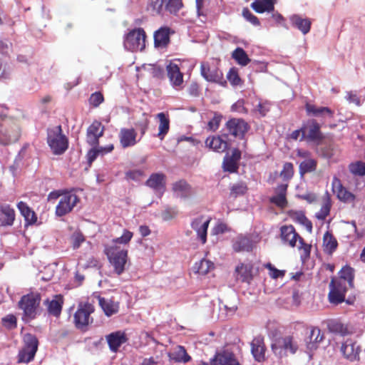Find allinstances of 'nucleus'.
<instances>
[{
  "label": "nucleus",
  "instance_id": "338daca9",
  "mask_svg": "<svg viewBox=\"0 0 365 365\" xmlns=\"http://www.w3.org/2000/svg\"><path fill=\"white\" fill-rule=\"evenodd\" d=\"M188 93L192 97H198L200 94V86L196 82H192L188 87Z\"/></svg>",
  "mask_w": 365,
  "mask_h": 365
},
{
  "label": "nucleus",
  "instance_id": "6e6d98bb",
  "mask_svg": "<svg viewBox=\"0 0 365 365\" xmlns=\"http://www.w3.org/2000/svg\"><path fill=\"white\" fill-rule=\"evenodd\" d=\"M227 78L232 86H239L242 84V80L238 74L236 68H231L227 74Z\"/></svg>",
  "mask_w": 365,
  "mask_h": 365
},
{
  "label": "nucleus",
  "instance_id": "a18cd8bd",
  "mask_svg": "<svg viewBox=\"0 0 365 365\" xmlns=\"http://www.w3.org/2000/svg\"><path fill=\"white\" fill-rule=\"evenodd\" d=\"M232 58L241 66H245L251 61L247 53L240 47L232 51Z\"/></svg>",
  "mask_w": 365,
  "mask_h": 365
},
{
  "label": "nucleus",
  "instance_id": "0e129e2a",
  "mask_svg": "<svg viewBox=\"0 0 365 365\" xmlns=\"http://www.w3.org/2000/svg\"><path fill=\"white\" fill-rule=\"evenodd\" d=\"M265 267L269 269V275L273 279L282 277L284 275V271L277 269V268L273 267L271 263L267 264Z\"/></svg>",
  "mask_w": 365,
  "mask_h": 365
},
{
  "label": "nucleus",
  "instance_id": "dca6fc26",
  "mask_svg": "<svg viewBox=\"0 0 365 365\" xmlns=\"http://www.w3.org/2000/svg\"><path fill=\"white\" fill-rule=\"evenodd\" d=\"M227 138V134L210 136L205 140V145L215 152L222 153L225 152L230 147Z\"/></svg>",
  "mask_w": 365,
  "mask_h": 365
},
{
  "label": "nucleus",
  "instance_id": "79ce46f5",
  "mask_svg": "<svg viewBox=\"0 0 365 365\" xmlns=\"http://www.w3.org/2000/svg\"><path fill=\"white\" fill-rule=\"evenodd\" d=\"M290 21L292 26L298 29L303 34L309 32L312 22L309 19H303L299 15H293L290 18Z\"/></svg>",
  "mask_w": 365,
  "mask_h": 365
},
{
  "label": "nucleus",
  "instance_id": "1a4fd4ad",
  "mask_svg": "<svg viewBox=\"0 0 365 365\" xmlns=\"http://www.w3.org/2000/svg\"><path fill=\"white\" fill-rule=\"evenodd\" d=\"M329 287V302L334 304H339L343 302L345 299L346 292L349 287L347 282L333 277L330 282Z\"/></svg>",
  "mask_w": 365,
  "mask_h": 365
},
{
  "label": "nucleus",
  "instance_id": "3c124183",
  "mask_svg": "<svg viewBox=\"0 0 365 365\" xmlns=\"http://www.w3.org/2000/svg\"><path fill=\"white\" fill-rule=\"evenodd\" d=\"M248 188L247 184L244 182H240L234 184L230 188V196L237 197L240 195H245Z\"/></svg>",
  "mask_w": 365,
  "mask_h": 365
},
{
  "label": "nucleus",
  "instance_id": "ea45409f",
  "mask_svg": "<svg viewBox=\"0 0 365 365\" xmlns=\"http://www.w3.org/2000/svg\"><path fill=\"white\" fill-rule=\"evenodd\" d=\"M327 327L330 332L341 336H346L352 333V329L348 324L338 320L330 321Z\"/></svg>",
  "mask_w": 365,
  "mask_h": 365
},
{
  "label": "nucleus",
  "instance_id": "f03ea898",
  "mask_svg": "<svg viewBox=\"0 0 365 365\" xmlns=\"http://www.w3.org/2000/svg\"><path fill=\"white\" fill-rule=\"evenodd\" d=\"M41 302L39 294L30 293L21 297L18 307L23 310L22 321L28 323L36 319Z\"/></svg>",
  "mask_w": 365,
  "mask_h": 365
},
{
  "label": "nucleus",
  "instance_id": "7ed1b4c3",
  "mask_svg": "<svg viewBox=\"0 0 365 365\" xmlns=\"http://www.w3.org/2000/svg\"><path fill=\"white\" fill-rule=\"evenodd\" d=\"M47 143L54 155H62L68 148V139L63 134L61 125L48 131Z\"/></svg>",
  "mask_w": 365,
  "mask_h": 365
},
{
  "label": "nucleus",
  "instance_id": "ddd939ff",
  "mask_svg": "<svg viewBox=\"0 0 365 365\" xmlns=\"http://www.w3.org/2000/svg\"><path fill=\"white\" fill-rule=\"evenodd\" d=\"M311 141L321 140L323 138L320 131V125L315 119L309 120L306 125L302 127V138Z\"/></svg>",
  "mask_w": 365,
  "mask_h": 365
},
{
  "label": "nucleus",
  "instance_id": "864d4df0",
  "mask_svg": "<svg viewBox=\"0 0 365 365\" xmlns=\"http://www.w3.org/2000/svg\"><path fill=\"white\" fill-rule=\"evenodd\" d=\"M1 324L9 330L14 329L17 327V318L13 314H7L1 319Z\"/></svg>",
  "mask_w": 365,
  "mask_h": 365
},
{
  "label": "nucleus",
  "instance_id": "e433bc0d",
  "mask_svg": "<svg viewBox=\"0 0 365 365\" xmlns=\"http://www.w3.org/2000/svg\"><path fill=\"white\" fill-rule=\"evenodd\" d=\"M276 0H255L250 5L251 8L258 14L273 12Z\"/></svg>",
  "mask_w": 365,
  "mask_h": 365
},
{
  "label": "nucleus",
  "instance_id": "f8f14e48",
  "mask_svg": "<svg viewBox=\"0 0 365 365\" xmlns=\"http://www.w3.org/2000/svg\"><path fill=\"white\" fill-rule=\"evenodd\" d=\"M105 132V126L99 120H95L86 130V142L92 147L99 145V139Z\"/></svg>",
  "mask_w": 365,
  "mask_h": 365
},
{
  "label": "nucleus",
  "instance_id": "9b49d317",
  "mask_svg": "<svg viewBox=\"0 0 365 365\" xmlns=\"http://www.w3.org/2000/svg\"><path fill=\"white\" fill-rule=\"evenodd\" d=\"M271 348L275 354H281L284 350L285 352L294 354L298 349V345L292 336H285L276 339L272 344Z\"/></svg>",
  "mask_w": 365,
  "mask_h": 365
},
{
  "label": "nucleus",
  "instance_id": "a211bd4d",
  "mask_svg": "<svg viewBox=\"0 0 365 365\" xmlns=\"http://www.w3.org/2000/svg\"><path fill=\"white\" fill-rule=\"evenodd\" d=\"M138 133L133 128H123L118 133L119 142L123 148L133 147L137 144Z\"/></svg>",
  "mask_w": 365,
  "mask_h": 365
},
{
  "label": "nucleus",
  "instance_id": "c85d7f7f",
  "mask_svg": "<svg viewBox=\"0 0 365 365\" xmlns=\"http://www.w3.org/2000/svg\"><path fill=\"white\" fill-rule=\"evenodd\" d=\"M241 158V151L235 148L231 155H226L223 160V168L225 171L235 173L238 170V161Z\"/></svg>",
  "mask_w": 365,
  "mask_h": 365
},
{
  "label": "nucleus",
  "instance_id": "0eeeda50",
  "mask_svg": "<svg viewBox=\"0 0 365 365\" xmlns=\"http://www.w3.org/2000/svg\"><path fill=\"white\" fill-rule=\"evenodd\" d=\"M0 121V143L8 145L17 141L20 137L19 127L9 120L1 118Z\"/></svg>",
  "mask_w": 365,
  "mask_h": 365
},
{
  "label": "nucleus",
  "instance_id": "4c0bfd02",
  "mask_svg": "<svg viewBox=\"0 0 365 365\" xmlns=\"http://www.w3.org/2000/svg\"><path fill=\"white\" fill-rule=\"evenodd\" d=\"M170 360L176 363H187L191 360V356L187 353L183 346L178 345L175 348L173 352L168 354Z\"/></svg>",
  "mask_w": 365,
  "mask_h": 365
},
{
  "label": "nucleus",
  "instance_id": "72a5a7b5",
  "mask_svg": "<svg viewBox=\"0 0 365 365\" xmlns=\"http://www.w3.org/2000/svg\"><path fill=\"white\" fill-rule=\"evenodd\" d=\"M232 249L235 252H251L253 248L252 240L245 236L240 235L232 241Z\"/></svg>",
  "mask_w": 365,
  "mask_h": 365
},
{
  "label": "nucleus",
  "instance_id": "603ef678",
  "mask_svg": "<svg viewBox=\"0 0 365 365\" xmlns=\"http://www.w3.org/2000/svg\"><path fill=\"white\" fill-rule=\"evenodd\" d=\"M133 237V233L128 230H123V234L120 237L113 239L110 245H128Z\"/></svg>",
  "mask_w": 365,
  "mask_h": 365
},
{
  "label": "nucleus",
  "instance_id": "09e8293b",
  "mask_svg": "<svg viewBox=\"0 0 365 365\" xmlns=\"http://www.w3.org/2000/svg\"><path fill=\"white\" fill-rule=\"evenodd\" d=\"M349 172L354 176L365 175V162L357 160L349 165Z\"/></svg>",
  "mask_w": 365,
  "mask_h": 365
},
{
  "label": "nucleus",
  "instance_id": "69168bd1",
  "mask_svg": "<svg viewBox=\"0 0 365 365\" xmlns=\"http://www.w3.org/2000/svg\"><path fill=\"white\" fill-rule=\"evenodd\" d=\"M330 208L331 204L329 202L323 205L320 211L317 214V217L319 220H324L329 215Z\"/></svg>",
  "mask_w": 365,
  "mask_h": 365
},
{
  "label": "nucleus",
  "instance_id": "37998d69",
  "mask_svg": "<svg viewBox=\"0 0 365 365\" xmlns=\"http://www.w3.org/2000/svg\"><path fill=\"white\" fill-rule=\"evenodd\" d=\"M48 304V312L54 316V317H59L62 307H63V298L61 295H56L55 299H52L51 301L47 300Z\"/></svg>",
  "mask_w": 365,
  "mask_h": 365
},
{
  "label": "nucleus",
  "instance_id": "774afa93",
  "mask_svg": "<svg viewBox=\"0 0 365 365\" xmlns=\"http://www.w3.org/2000/svg\"><path fill=\"white\" fill-rule=\"evenodd\" d=\"M298 221L303 225L309 232L312 231V222L303 214L299 215L297 217Z\"/></svg>",
  "mask_w": 365,
  "mask_h": 365
},
{
  "label": "nucleus",
  "instance_id": "a19ab883",
  "mask_svg": "<svg viewBox=\"0 0 365 365\" xmlns=\"http://www.w3.org/2000/svg\"><path fill=\"white\" fill-rule=\"evenodd\" d=\"M322 245L324 252L329 255H331L338 247V242L331 232L327 231L323 236Z\"/></svg>",
  "mask_w": 365,
  "mask_h": 365
},
{
  "label": "nucleus",
  "instance_id": "680f3d73",
  "mask_svg": "<svg viewBox=\"0 0 365 365\" xmlns=\"http://www.w3.org/2000/svg\"><path fill=\"white\" fill-rule=\"evenodd\" d=\"M144 118L136 123L137 128L140 131L141 136H143L148 129L150 120L145 113H143Z\"/></svg>",
  "mask_w": 365,
  "mask_h": 365
},
{
  "label": "nucleus",
  "instance_id": "b1692460",
  "mask_svg": "<svg viewBox=\"0 0 365 365\" xmlns=\"http://www.w3.org/2000/svg\"><path fill=\"white\" fill-rule=\"evenodd\" d=\"M174 34L170 28L168 26H163L158 29L154 33V45L157 48H166L170 43V36Z\"/></svg>",
  "mask_w": 365,
  "mask_h": 365
},
{
  "label": "nucleus",
  "instance_id": "423d86ee",
  "mask_svg": "<svg viewBox=\"0 0 365 365\" xmlns=\"http://www.w3.org/2000/svg\"><path fill=\"white\" fill-rule=\"evenodd\" d=\"M38 340L36 336L26 334L24 336V346L18 354V363H29L38 350Z\"/></svg>",
  "mask_w": 365,
  "mask_h": 365
},
{
  "label": "nucleus",
  "instance_id": "13d9d810",
  "mask_svg": "<svg viewBox=\"0 0 365 365\" xmlns=\"http://www.w3.org/2000/svg\"><path fill=\"white\" fill-rule=\"evenodd\" d=\"M165 4V0H149L148 7L156 14H160Z\"/></svg>",
  "mask_w": 365,
  "mask_h": 365
},
{
  "label": "nucleus",
  "instance_id": "f257e3e1",
  "mask_svg": "<svg viewBox=\"0 0 365 365\" xmlns=\"http://www.w3.org/2000/svg\"><path fill=\"white\" fill-rule=\"evenodd\" d=\"M104 253L113 267V272L118 276L122 274L125 270L128 260V250L119 245L108 244L104 245Z\"/></svg>",
  "mask_w": 365,
  "mask_h": 365
},
{
  "label": "nucleus",
  "instance_id": "2eb2a0df",
  "mask_svg": "<svg viewBox=\"0 0 365 365\" xmlns=\"http://www.w3.org/2000/svg\"><path fill=\"white\" fill-rule=\"evenodd\" d=\"M229 133L235 137L244 138L248 131L250 126L247 122L242 118H231L225 124Z\"/></svg>",
  "mask_w": 365,
  "mask_h": 365
},
{
  "label": "nucleus",
  "instance_id": "4d7b16f0",
  "mask_svg": "<svg viewBox=\"0 0 365 365\" xmlns=\"http://www.w3.org/2000/svg\"><path fill=\"white\" fill-rule=\"evenodd\" d=\"M222 115L220 113H215L213 118L207 123V128L210 131H216L220 125Z\"/></svg>",
  "mask_w": 365,
  "mask_h": 365
},
{
  "label": "nucleus",
  "instance_id": "052dcab7",
  "mask_svg": "<svg viewBox=\"0 0 365 365\" xmlns=\"http://www.w3.org/2000/svg\"><path fill=\"white\" fill-rule=\"evenodd\" d=\"M104 101V97L102 93L95 92L92 93L89 98V103L94 108L98 107Z\"/></svg>",
  "mask_w": 365,
  "mask_h": 365
},
{
  "label": "nucleus",
  "instance_id": "f704fd0d",
  "mask_svg": "<svg viewBox=\"0 0 365 365\" xmlns=\"http://www.w3.org/2000/svg\"><path fill=\"white\" fill-rule=\"evenodd\" d=\"M156 118L159 120L158 133L156 136L160 140H164L165 135L170 130V118L168 113H159L156 115Z\"/></svg>",
  "mask_w": 365,
  "mask_h": 365
},
{
  "label": "nucleus",
  "instance_id": "393cba45",
  "mask_svg": "<svg viewBox=\"0 0 365 365\" xmlns=\"http://www.w3.org/2000/svg\"><path fill=\"white\" fill-rule=\"evenodd\" d=\"M165 180L166 176L165 174L162 173H153L146 180L145 185L155 191L159 192L162 195L165 190Z\"/></svg>",
  "mask_w": 365,
  "mask_h": 365
},
{
  "label": "nucleus",
  "instance_id": "c756f323",
  "mask_svg": "<svg viewBox=\"0 0 365 365\" xmlns=\"http://www.w3.org/2000/svg\"><path fill=\"white\" fill-rule=\"evenodd\" d=\"M253 264L251 263H240L235 268L237 279L250 284L253 279Z\"/></svg>",
  "mask_w": 365,
  "mask_h": 365
},
{
  "label": "nucleus",
  "instance_id": "c03bdc74",
  "mask_svg": "<svg viewBox=\"0 0 365 365\" xmlns=\"http://www.w3.org/2000/svg\"><path fill=\"white\" fill-rule=\"evenodd\" d=\"M339 279L347 282L349 287H354V269L349 266H344L339 271Z\"/></svg>",
  "mask_w": 365,
  "mask_h": 365
},
{
  "label": "nucleus",
  "instance_id": "5701e85b",
  "mask_svg": "<svg viewBox=\"0 0 365 365\" xmlns=\"http://www.w3.org/2000/svg\"><path fill=\"white\" fill-rule=\"evenodd\" d=\"M167 75L172 86L177 89L182 87L183 83V73L179 66L174 63H170L166 66Z\"/></svg>",
  "mask_w": 365,
  "mask_h": 365
},
{
  "label": "nucleus",
  "instance_id": "473e14b6",
  "mask_svg": "<svg viewBox=\"0 0 365 365\" xmlns=\"http://www.w3.org/2000/svg\"><path fill=\"white\" fill-rule=\"evenodd\" d=\"M0 215L1 226L7 227L14 225L16 219V212L10 205H2L0 206Z\"/></svg>",
  "mask_w": 365,
  "mask_h": 365
},
{
  "label": "nucleus",
  "instance_id": "aec40b11",
  "mask_svg": "<svg viewBox=\"0 0 365 365\" xmlns=\"http://www.w3.org/2000/svg\"><path fill=\"white\" fill-rule=\"evenodd\" d=\"M211 218L205 220V217L201 215L194 219L191 223L192 228L197 232L198 238L202 244L207 242V233Z\"/></svg>",
  "mask_w": 365,
  "mask_h": 365
},
{
  "label": "nucleus",
  "instance_id": "7c9ffc66",
  "mask_svg": "<svg viewBox=\"0 0 365 365\" xmlns=\"http://www.w3.org/2000/svg\"><path fill=\"white\" fill-rule=\"evenodd\" d=\"M324 338V334L319 327H312L310 328L309 334L306 339L307 348L310 351L317 349L319 344Z\"/></svg>",
  "mask_w": 365,
  "mask_h": 365
},
{
  "label": "nucleus",
  "instance_id": "8fccbe9b",
  "mask_svg": "<svg viewBox=\"0 0 365 365\" xmlns=\"http://www.w3.org/2000/svg\"><path fill=\"white\" fill-rule=\"evenodd\" d=\"M294 170L292 163L287 162L283 165L279 176L284 181H289L294 176Z\"/></svg>",
  "mask_w": 365,
  "mask_h": 365
},
{
  "label": "nucleus",
  "instance_id": "e2e57ef3",
  "mask_svg": "<svg viewBox=\"0 0 365 365\" xmlns=\"http://www.w3.org/2000/svg\"><path fill=\"white\" fill-rule=\"evenodd\" d=\"M177 215L178 211L175 208L167 207L163 211L161 216L164 220L167 221L174 218Z\"/></svg>",
  "mask_w": 365,
  "mask_h": 365
},
{
  "label": "nucleus",
  "instance_id": "5fc2aeb1",
  "mask_svg": "<svg viewBox=\"0 0 365 365\" xmlns=\"http://www.w3.org/2000/svg\"><path fill=\"white\" fill-rule=\"evenodd\" d=\"M182 6V0H165V9L171 14H176Z\"/></svg>",
  "mask_w": 365,
  "mask_h": 365
},
{
  "label": "nucleus",
  "instance_id": "c9c22d12",
  "mask_svg": "<svg viewBox=\"0 0 365 365\" xmlns=\"http://www.w3.org/2000/svg\"><path fill=\"white\" fill-rule=\"evenodd\" d=\"M16 206L21 215L24 217L26 225H32L37 222L38 217L36 212L26 202L20 201L17 203Z\"/></svg>",
  "mask_w": 365,
  "mask_h": 365
},
{
  "label": "nucleus",
  "instance_id": "bf43d9fd",
  "mask_svg": "<svg viewBox=\"0 0 365 365\" xmlns=\"http://www.w3.org/2000/svg\"><path fill=\"white\" fill-rule=\"evenodd\" d=\"M242 16L243 17L250 22L254 26H259L260 21L259 19L255 16L248 8H244L242 10Z\"/></svg>",
  "mask_w": 365,
  "mask_h": 365
},
{
  "label": "nucleus",
  "instance_id": "20e7f679",
  "mask_svg": "<svg viewBox=\"0 0 365 365\" xmlns=\"http://www.w3.org/2000/svg\"><path fill=\"white\" fill-rule=\"evenodd\" d=\"M94 311L95 307L92 304L88 302L80 303L73 315L75 327L83 331H87L88 325L93 323V319L91 314Z\"/></svg>",
  "mask_w": 365,
  "mask_h": 365
},
{
  "label": "nucleus",
  "instance_id": "cd10ccee",
  "mask_svg": "<svg viewBox=\"0 0 365 365\" xmlns=\"http://www.w3.org/2000/svg\"><path fill=\"white\" fill-rule=\"evenodd\" d=\"M341 351L346 359L353 361L359 359L360 348L356 345V342L353 341L351 339H347L342 344Z\"/></svg>",
  "mask_w": 365,
  "mask_h": 365
},
{
  "label": "nucleus",
  "instance_id": "a878e982",
  "mask_svg": "<svg viewBox=\"0 0 365 365\" xmlns=\"http://www.w3.org/2000/svg\"><path fill=\"white\" fill-rule=\"evenodd\" d=\"M288 184H280L274 189L275 195L269 198V202L278 207L285 208L288 202L287 200Z\"/></svg>",
  "mask_w": 365,
  "mask_h": 365
},
{
  "label": "nucleus",
  "instance_id": "bb28decb",
  "mask_svg": "<svg viewBox=\"0 0 365 365\" xmlns=\"http://www.w3.org/2000/svg\"><path fill=\"white\" fill-rule=\"evenodd\" d=\"M280 237L284 244L294 247L296 246L297 241L300 237L296 232L293 225H283L280 228Z\"/></svg>",
  "mask_w": 365,
  "mask_h": 365
},
{
  "label": "nucleus",
  "instance_id": "412c9836",
  "mask_svg": "<svg viewBox=\"0 0 365 365\" xmlns=\"http://www.w3.org/2000/svg\"><path fill=\"white\" fill-rule=\"evenodd\" d=\"M251 353L254 359L258 362L265 360V352L267 350L264 339L262 336H257L251 342Z\"/></svg>",
  "mask_w": 365,
  "mask_h": 365
},
{
  "label": "nucleus",
  "instance_id": "4be33fe9",
  "mask_svg": "<svg viewBox=\"0 0 365 365\" xmlns=\"http://www.w3.org/2000/svg\"><path fill=\"white\" fill-rule=\"evenodd\" d=\"M109 349L113 352H117L121 345L128 340L126 334L122 331H117L108 334L106 336Z\"/></svg>",
  "mask_w": 365,
  "mask_h": 365
},
{
  "label": "nucleus",
  "instance_id": "2f4dec72",
  "mask_svg": "<svg viewBox=\"0 0 365 365\" xmlns=\"http://www.w3.org/2000/svg\"><path fill=\"white\" fill-rule=\"evenodd\" d=\"M173 192L181 198H187L193 194L192 186L185 180H180L173 183Z\"/></svg>",
  "mask_w": 365,
  "mask_h": 365
},
{
  "label": "nucleus",
  "instance_id": "4468645a",
  "mask_svg": "<svg viewBox=\"0 0 365 365\" xmlns=\"http://www.w3.org/2000/svg\"><path fill=\"white\" fill-rule=\"evenodd\" d=\"M200 73L209 82L221 83L223 80L222 72L215 64L208 62L201 63Z\"/></svg>",
  "mask_w": 365,
  "mask_h": 365
},
{
  "label": "nucleus",
  "instance_id": "58836bf2",
  "mask_svg": "<svg viewBox=\"0 0 365 365\" xmlns=\"http://www.w3.org/2000/svg\"><path fill=\"white\" fill-rule=\"evenodd\" d=\"M98 299L99 305L101 306V307L102 308L105 314L107 317H110L118 312V302H115L112 299H106L101 296L98 297Z\"/></svg>",
  "mask_w": 365,
  "mask_h": 365
},
{
  "label": "nucleus",
  "instance_id": "6ab92c4d",
  "mask_svg": "<svg viewBox=\"0 0 365 365\" xmlns=\"http://www.w3.org/2000/svg\"><path fill=\"white\" fill-rule=\"evenodd\" d=\"M305 110L307 115L320 118L322 119H332L334 116V110L329 107L317 106L314 104L307 103Z\"/></svg>",
  "mask_w": 365,
  "mask_h": 365
},
{
  "label": "nucleus",
  "instance_id": "6e6552de",
  "mask_svg": "<svg viewBox=\"0 0 365 365\" xmlns=\"http://www.w3.org/2000/svg\"><path fill=\"white\" fill-rule=\"evenodd\" d=\"M79 197L72 191L66 192L60 198L55 210V215L57 217H63L72 212L73 208L79 202Z\"/></svg>",
  "mask_w": 365,
  "mask_h": 365
},
{
  "label": "nucleus",
  "instance_id": "9d476101",
  "mask_svg": "<svg viewBox=\"0 0 365 365\" xmlns=\"http://www.w3.org/2000/svg\"><path fill=\"white\" fill-rule=\"evenodd\" d=\"M331 188L334 194H336L337 199L346 204L354 205L356 201V195L348 190L345 187L339 178L336 176L333 177L331 181Z\"/></svg>",
  "mask_w": 365,
  "mask_h": 365
},
{
  "label": "nucleus",
  "instance_id": "49530a36",
  "mask_svg": "<svg viewBox=\"0 0 365 365\" xmlns=\"http://www.w3.org/2000/svg\"><path fill=\"white\" fill-rule=\"evenodd\" d=\"M215 267L214 263L210 260L202 259L199 262H196L193 267L195 272L201 275L207 274Z\"/></svg>",
  "mask_w": 365,
  "mask_h": 365
},
{
  "label": "nucleus",
  "instance_id": "39448f33",
  "mask_svg": "<svg viewBox=\"0 0 365 365\" xmlns=\"http://www.w3.org/2000/svg\"><path fill=\"white\" fill-rule=\"evenodd\" d=\"M146 34L143 29L130 30L124 38L125 48L131 51H143L145 47Z\"/></svg>",
  "mask_w": 365,
  "mask_h": 365
},
{
  "label": "nucleus",
  "instance_id": "f3484780",
  "mask_svg": "<svg viewBox=\"0 0 365 365\" xmlns=\"http://www.w3.org/2000/svg\"><path fill=\"white\" fill-rule=\"evenodd\" d=\"M215 365H242L236 354L229 349H223L214 356Z\"/></svg>",
  "mask_w": 365,
  "mask_h": 365
},
{
  "label": "nucleus",
  "instance_id": "de8ad7c7",
  "mask_svg": "<svg viewBox=\"0 0 365 365\" xmlns=\"http://www.w3.org/2000/svg\"><path fill=\"white\" fill-rule=\"evenodd\" d=\"M317 161L313 158H308L302 161L299 165V173L301 175L314 172L317 170Z\"/></svg>",
  "mask_w": 365,
  "mask_h": 365
}]
</instances>
